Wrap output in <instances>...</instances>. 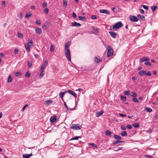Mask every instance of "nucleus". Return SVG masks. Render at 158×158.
<instances>
[{
  "instance_id": "nucleus-1",
  "label": "nucleus",
  "mask_w": 158,
  "mask_h": 158,
  "mask_svg": "<svg viewBox=\"0 0 158 158\" xmlns=\"http://www.w3.org/2000/svg\"><path fill=\"white\" fill-rule=\"evenodd\" d=\"M71 44V42L69 41L66 43L64 45L65 54L68 59L70 61L71 60V57L70 51L69 49V47Z\"/></svg>"
},
{
  "instance_id": "nucleus-2",
  "label": "nucleus",
  "mask_w": 158,
  "mask_h": 158,
  "mask_svg": "<svg viewBox=\"0 0 158 158\" xmlns=\"http://www.w3.org/2000/svg\"><path fill=\"white\" fill-rule=\"evenodd\" d=\"M147 71L144 70H141L139 72V74L141 76H143L144 74L147 76H151V73L149 71H148L147 73H146Z\"/></svg>"
},
{
  "instance_id": "nucleus-3",
  "label": "nucleus",
  "mask_w": 158,
  "mask_h": 158,
  "mask_svg": "<svg viewBox=\"0 0 158 158\" xmlns=\"http://www.w3.org/2000/svg\"><path fill=\"white\" fill-rule=\"evenodd\" d=\"M108 51L107 53V56L108 57L112 56L113 54V50L111 46H108L107 47Z\"/></svg>"
},
{
  "instance_id": "nucleus-4",
  "label": "nucleus",
  "mask_w": 158,
  "mask_h": 158,
  "mask_svg": "<svg viewBox=\"0 0 158 158\" xmlns=\"http://www.w3.org/2000/svg\"><path fill=\"white\" fill-rule=\"evenodd\" d=\"M122 26V23L121 21H119L113 26L114 29H117L120 28Z\"/></svg>"
},
{
  "instance_id": "nucleus-5",
  "label": "nucleus",
  "mask_w": 158,
  "mask_h": 158,
  "mask_svg": "<svg viewBox=\"0 0 158 158\" xmlns=\"http://www.w3.org/2000/svg\"><path fill=\"white\" fill-rule=\"evenodd\" d=\"M129 18L130 20L133 22H137L138 21V19L135 16L130 15L129 16Z\"/></svg>"
},
{
  "instance_id": "nucleus-6",
  "label": "nucleus",
  "mask_w": 158,
  "mask_h": 158,
  "mask_svg": "<svg viewBox=\"0 0 158 158\" xmlns=\"http://www.w3.org/2000/svg\"><path fill=\"white\" fill-rule=\"evenodd\" d=\"M73 126L71 127V128L73 130H80L81 128L80 126H77V125L73 124Z\"/></svg>"
},
{
  "instance_id": "nucleus-7",
  "label": "nucleus",
  "mask_w": 158,
  "mask_h": 158,
  "mask_svg": "<svg viewBox=\"0 0 158 158\" xmlns=\"http://www.w3.org/2000/svg\"><path fill=\"white\" fill-rule=\"evenodd\" d=\"M109 33L110 34L111 36L114 38H115L116 35H117V33L114 31H109Z\"/></svg>"
},
{
  "instance_id": "nucleus-8",
  "label": "nucleus",
  "mask_w": 158,
  "mask_h": 158,
  "mask_svg": "<svg viewBox=\"0 0 158 158\" xmlns=\"http://www.w3.org/2000/svg\"><path fill=\"white\" fill-rule=\"evenodd\" d=\"M100 12L102 13H105L106 14H110V12L109 11L105 9H102L100 10Z\"/></svg>"
},
{
  "instance_id": "nucleus-9",
  "label": "nucleus",
  "mask_w": 158,
  "mask_h": 158,
  "mask_svg": "<svg viewBox=\"0 0 158 158\" xmlns=\"http://www.w3.org/2000/svg\"><path fill=\"white\" fill-rule=\"evenodd\" d=\"M81 26V25L80 23H77L75 21L72 23V25H71V26L77 27H79Z\"/></svg>"
},
{
  "instance_id": "nucleus-10",
  "label": "nucleus",
  "mask_w": 158,
  "mask_h": 158,
  "mask_svg": "<svg viewBox=\"0 0 158 158\" xmlns=\"http://www.w3.org/2000/svg\"><path fill=\"white\" fill-rule=\"evenodd\" d=\"M47 64H48V61L47 60H46L42 64L40 69L42 70V71L43 70H44V69L45 67L47 65Z\"/></svg>"
},
{
  "instance_id": "nucleus-11",
  "label": "nucleus",
  "mask_w": 158,
  "mask_h": 158,
  "mask_svg": "<svg viewBox=\"0 0 158 158\" xmlns=\"http://www.w3.org/2000/svg\"><path fill=\"white\" fill-rule=\"evenodd\" d=\"M67 93L66 91H65V92H61L59 94V96L60 98L62 99L63 101H64V99H63V96L64 94Z\"/></svg>"
},
{
  "instance_id": "nucleus-12",
  "label": "nucleus",
  "mask_w": 158,
  "mask_h": 158,
  "mask_svg": "<svg viewBox=\"0 0 158 158\" xmlns=\"http://www.w3.org/2000/svg\"><path fill=\"white\" fill-rule=\"evenodd\" d=\"M67 91V92L69 93L70 94H71L73 96L75 97V98H76L77 97V96H76V94L75 93L72 91L71 90H69L67 91Z\"/></svg>"
},
{
  "instance_id": "nucleus-13",
  "label": "nucleus",
  "mask_w": 158,
  "mask_h": 158,
  "mask_svg": "<svg viewBox=\"0 0 158 158\" xmlns=\"http://www.w3.org/2000/svg\"><path fill=\"white\" fill-rule=\"evenodd\" d=\"M103 113L104 112L102 110H101L100 112H97L96 113V116L98 117L100 115H102Z\"/></svg>"
},
{
  "instance_id": "nucleus-14",
  "label": "nucleus",
  "mask_w": 158,
  "mask_h": 158,
  "mask_svg": "<svg viewBox=\"0 0 158 158\" xmlns=\"http://www.w3.org/2000/svg\"><path fill=\"white\" fill-rule=\"evenodd\" d=\"M50 120L51 123H54L56 120V116H52L50 118Z\"/></svg>"
},
{
  "instance_id": "nucleus-15",
  "label": "nucleus",
  "mask_w": 158,
  "mask_h": 158,
  "mask_svg": "<svg viewBox=\"0 0 158 158\" xmlns=\"http://www.w3.org/2000/svg\"><path fill=\"white\" fill-rule=\"evenodd\" d=\"M137 18H139L140 19H141L142 20L145 21V18L144 16L142 15H141L139 14L137 16Z\"/></svg>"
},
{
  "instance_id": "nucleus-16",
  "label": "nucleus",
  "mask_w": 158,
  "mask_h": 158,
  "mask_svg": "<svg viewBox=\"0 0 158 158\" xmlns=\"http://www.w3.org/2000/svg\"><path fill=\"white\" fill-rule=\"evenodd\" d=\"M36 32L40 34L42 33L41 29L39 27H36L35 29Z\"/></svg>"
},
{
  "instance_id": "nucleus-17",
  "label": "nucleus",
  "mask_w": 158,
  "mask_h": 158,
  "mask_svg": "<svg viewBox=\"0 0 158 158\" xmlns=\"http://www.w3.org/2000/svg\"><path fill=\"white\" fill-rule=\"evenodd\" d=\"M140 60L141 62H143V61H149V59L148 57H143L140 59Z\"/></svg>"
},
{
  "instance_id": "nucleus-18",
  "label": "nucleus",
  "mask_w": 158,
  "mask_h": 158,
  "mask_svg": "<svg viewBox=\"0 0 158 158\" xmlns=\"http://www.w3.org/2000/svg\"><path fill=\"white\" fill-rule=\"evenodd\" d=\"M30 45H29L28 44L27 45L25 44V48L26 49L27 51L28 52H29L30 51Z\"/></svg>"
},
{
  "instance_id": "nucleus-19",
  "label": "nucleus",
  "mask_w": 158,
  "mask_h": 158,
  "mask_svg": "<svg viewBox=\"0 0 158 158\" xmlns=\"http://www.w3.org/2000/svg\"><path fill=\"white\" fill-rule=\"evenodd\" d=\"M132 125L135 127L136 128H138L139 127V124L138 123H134Z\"/></svg>"
},
{
  "instance_id": "nucleus-20",
  "label": "nucleus",
  "mask_w": 158,
  "mask_h": 158,
  "mask_svg": "<svg viewBox=\"0 0 158 158\" xmlns=\"http://www.w3.org/2000/svg\"><path fill=\"white\" fill-rule=\"evenodd\" d=\"M52 101L51 100H47L45 102V104L48 105H49L51 103H52Z\"/></svg>"
},
{
  "instance_id": "nucleus-21",
  "label": "nucleus",
  "mask_w": 158,
  "mask_h": 158,
  "mask_svg": "<svg viewBox=\"0 0 158 158\" xmlns=\"http://www.w3.org/2000/svg\"><path fill=\"white\" fill-rule=\"evenodd\" d=\"M78 18L82 21H85L86 20V18L85 16H78Z\"/></svg>"
},
{
  "instance_id": "nucleus-22",
  "label": "nucleus",
  "mask_w": 158,
  "mask_h": 158,
  "mask_svg": "<svg viewBox=\"0 0 158 158\" xmlns=\"http://www.w3.org/2000/svg\"><path fill=\"white\" fill-rule=\"evenodd\" d=\"M124 141H120V140H117L116 141L114 142H113V144L114 145H115V144H117L118 143H123V142H124Z\"/></svg>"
},
{
  "instance_id": "nucleus-23",
  "label": "nucleus",
  "mask_w": 158,
  "mask_h": 158,
  "mask_svg": "<svg viewBox=\"0 0 158 158\" xmlns=\"http://www.w3.org/2000/svg\"><path fill=\"white\" fill-rule=\"evenodd\" d=\"M144 110L146 111H147V112L149 113L151 112L152 111V109L147 107H145Z\"/></svg>"
},
{
  "instance_id": "nucleus-24",
  "label": "nucleus",
  "mask_w": 158,
  "mask_h": 158,
  "mask_svg": "<svg viewBox=\"0 0 158 158\" xmlns=\"http://www.w3.org/2000/svg\"><path fill=\"white\" fill-rule=\"evenodd\" d=\"M114 137L115 139L117 140H120L121 139V138L120 136H118L116 135H114Z\"/></svg>"
},
{
  "instance_id": "nucleus-25",
  "label": "nucleus",
  "mask_w": 158,
  "mask_h": 158,
  "mask_svg": "<svg viewBox=\"0 0 158 158\" xmlns=\"http://www.w3.org/2000/svg\"><path fill=\"white\" fill-rule=\"evenodd\" d=\"M54 48L55 47L52 44H51L50 48V51L51 52H52L54 51Z\"/></svg>"
},
{
  "instance_id": "nucleus-26",
  "label": "nucleus",
  "mask_w": 158,
  "mask_h": 158,
  "mask_svg": "<svg viewBox=\"0 0 158 158\" xmlns=\"http://www.w3.org/2000/svg\"><path fill=\"white\" fill-rule=\"evenodd\" d=\"M15 75L17 77L20 76L22 75V73L21 72H15L14 73Z\"/></svg>"
},
{
  "instance_id": "nucleus-27",
  "label": "nucleus",
  "mask_w": 158,
  "mask_h": 158,
  "mask_svg": "<svg viewBox=\"0 0 158 158\" xmlns=\"http://www.w3.org/2000/svg\"><path fill=\"white\" fill-rule=\"evenodd\" d=\"M121 135L122 136H125L127 135V133L126 131H124L121 132Z\"/></svg>"
},
{
  "instance_id": "nucleus-28",
  "label": "nucleus",
  "mask_w": 158,
  "mask_h": 158,
  "mask_svg": "<svg viewBox=\"0 0 158 158\" xmlns=\"http://www.w3.org/2000/svg\"><path fill=\"white\" fill-rule=\"evenodd\" d=\"M92 28L93 30L94 31L93 32L94 33L96 34L98 32V29L96 28L95 27H93Z\"/></svg>"
},
{
  "instance_id": "nucleus-29",
  "label": "nucleus",
  "mask_w": 158,
  "mask_h": 158,
  "mask_svg": "<svg viewBox=\"0 0 158 158\" xmlns=\"http://www.w3.org/2000/svg\"><path fill=\"white\" fill-rule=\"evenodd\" d=\"M94 62L96 63H98L100 61L99 58H98V57L95 56V57Z\"/></svg>"
},
{
  "instance_id": "nucleus-30",
  "label": "nucleus",
  "mask_w": 158,
  "mask_h": 158,
  "mask_svg": "<svg viewBox=\"0 0 158 158\" xmlns=\"http://www.w3.org/2000/svg\"><path fill=\"white\" fill-rule=\"evenodd\" d=\"M105 134L107 136H109L111 135V132L107 130L105 132Z\"/></svg>"
},
{
  "instance_id": "nucleus-31",
  "label": "nucleus",
  "mask_w": 158,
  "mask_h": 158,
  "mask_svg": "<svg viewBox=\"0 0 158 158\" xmlns=\"http://www.w3.org/2000/svg\"><path fill=\"white\" fill-rule=\"evenodd\" d=\"M28 44H30V45L31 46H32L33 45L32 40H30V39H29L28 41Z\"/></svg>"
},
{
  "instance_id": "nucleus-32",
  "label": "nucleus",
  "mask_w": 158,
  "mask_h": 158,
  "mask_svg": "<svg viewBox=\"0 0 158 158\" xmlns=\"http://www.w3.org/2000/svg\"><path fill=\"white\" fill-rule=\"evenodd\" d=\"M157 6H153L151 7V9L153 12H154L155 9L157 8Z\"/></svg>"
},
{
  "instance_id": "nucleus-33",
  "label": "nucleus",
  "mask_w": 158,
  "mask_h": 158,
  "mask_svg": "<svg viewBox=\"0 0 158 158\" xmlns=\"http://www.w3.org/2000/svg\"><path fill=\"white\" fill-rule=\"evenodd\" d=\"M41 73L40 74V77H42L44 74V70H42L40 69V70Z\"/></svg>"
},
{
  "instance_id": "nucleus-34",
  "label": "nucleus",
  "mask_w": 158,
  "mask_h": 158,
  "mask_svg": "<svg viewBox=\"0 0 158 158\" xmlns=\"http://www.w3.org/2000/svg\"><path fill=\"white\" fill-rule=\"evenodd\" d=\"M67 1L66 0H64L63 2V4L65 7H66L67 6Z\"/></svg>"
},
{
  "instance_id": "nucleus-35",
  "label": "nucleus",
  "mask_w": 158,
  "mask_h": 158,
  "mask_svg": "<svg viewBox=\"0 0 158 158\" xmlns=\"http://www.w3.org/2000/svg\"><path fill=\"white\" fill-rule=\"evenodd\" d=\"M80 137L79 136H76L74 137H73L70 140H78V139L80 138Z\"/></svg>"
},
{
  "instance_id": "nucleus-36",
  "label": "nucleus",
  "mask_w": 158,
  "mask_h": 158,
  "mask_svg": "<svg viewBox=\"0 0 158 158\" xmlns=\"http://www.w3.org/2000/svg\"><path fill=\"white\" fill-rule=\"evenodd\" d=\"M18 37L21 39H22L23 38V35L22 34L18 33Z\"/></svg>"
},
{
  "instance_id": "nucleus-37",
  "label": "nucleus",
  "mask_w": 158,
  "mask_h": 158,
  "mask_svg": "<svg viewBox=\"0 0 158 158\" xmlns=\"http://www.w3.org/2000/svg\"><path fill=\"white\" fill-rule=\"evenodd\" d=\"M30 75H31V74H30V72H29L28 71L25 74V76L26 77H30Z\"/></svg>"
},
{
  "instance_id": "nucleus-38",
  "label": "nucleus",
  "mask_w": 158,
  "mask_h": 158,
  "mask_svg": "<svg viewBox=\"0 0 158 158\" xmlns=\"http://www.w3.org/2000/svg\"><path fill=\"white\" fill-rule=\"evenodd\" d=\"M89 145H90L93 147H97V145H96L95 143H89Z\"/></svg>"
},
{
  "instance_id": "nucleus-39",
  "label": "nucleus",
  "mask_w": 158,
  "mask_h": 158,
  "mask_svg": "<svg viewBox=\"0 0 158 158\" xmlns=\"http://www.w3.org/2000/svg\"><path fill=\"white\" fill-rule=\"evenodd\" d=\"M121 98L122 100L124 101H125L126 100V97L124 95L121 96Z\"/></svg>"
},
{
  "instance_id": "nucleus-40",
  "label": "nucleus",
  "mask_w": 158,
  "mask_h": 158,
  "mask_svg": "<svg viewBox=\"0 0 158 158\" xmlns=\"http://www.w3.org/2000/svg\"><path fill=\"white\" fill-rule=\"evenodd\" d=\"M47 3L45 2H44L42 4V6L43 8H44L46 7Z\"/></svg>"
},
{
  "instance_id": "nucleus-41",
  "label": "nucleus",
  "mask_w": 158,
  "mask_h": 158,
  "mask_svg": "<svg viewBox=\"0 0 158 158\" xmlns=\"http://www.w3.org/2000/svg\"><path fill=\"white\" fill-rule=\"evenodd\" d=\"M23 158H29L28 156V154H23Z\"/></svg>"
},
{
  "instance_id": "nucleus-42",
  "label": "nucleus",
  "mask_w": 158,
  "mask_h": 158,
  "mask_svg": "<svg viewBox=\"0 0 158 158\" xmlns=\"http://www.w3.org/2000/svg\"><path fill=\"white\" fill-rule=\"evenodd\" d=\"M31 15L32 13L31 12H29L28 14H26V17L27 18H28L31 16Z\"/></svg>"
},
{
  "instance_id": "nucleus-43",
  "label": "nucleus",
  "mask_w": 158,
  "mask_h": 158,
  "mask_svg": "<svg viewBox=\"0 0 158 158\" xmlns=\"http://www.w3.org/2000/svg\"><path fill=\"white\" fill-rule=\"evenodd\" d=\"M132 100L133 101L135 102H139V100L136 98H132Z\"/></svg>"
},
{
  "instance_id": "nucleus-44",
  "label": "nucleus",
  "mask_w": 158,
  "mask_h": 158,
  "mask_svg": "<svg viewBox=\"0 0 158 158\" xmlns=\"http://www.w3.org/2000/svg\"><path fill=\"white\" fill-rule=\"evenodd\" d=\"M12 81V79L10 77V75L8 77V78L7 81L8 82H10Z\"/></svg>"
},
{
  "instance_id": "nucleus-45",
  "label": "nucleus",
  "mask_w": 158,
  "mask_h": 158,
  "mask_svg": "<svg viewBox=\"0 0 158 158\" xmlns=\"http://www.w3.org/2000/svg\"><path fill=\"white\" fill-rule=\"evenodd\" d=\"M64 105L65 106V107L66 108V111H67L69 110V109L68 107L67 106V104H66L65 102H64Z\"/></svg>"
},
{
  "instance_id": "nucleus-46",
  "label": "nucleus",
  "mask_w": 158,
  "mask_h": 158,
  "mask_svg": "<svg viewBox=\"0 0 158 158\" xmlns=\"http://www.w3.org/2000/svg\"><path fill=\"white\" fill-rule=\"evenodd\" d=\"M132 96L134 97H135L137 96L135 92H132Z\"/></svg>"
},
{
  "instance_id": "nucleus-47",
  "label": "nucleus",
  "mask_w": 158,
  "mask_h": 158,
  "mask_svg": "<svg viewBox=\"0 0 158 158\" xmlns=\"http://www.w3.org/2000/svg\"><path fill=\"white\" fill-rule=\"evenodd\" d=\"M142 6L143 7V9H144L147 10H148V7L147 6L145 5H142Z\"/></svg>"
},
{
  "instance_id": "nucleus-48",
  "label": "nucleus",
  "mask_w": 158,
  "mask_h": 158,
  "mask_svg": "<svg viewBox=\"0 0 158 158\" xmlns=\"http://www.w3.org/2000/svg\"><path fill=\"white\" fill-rule=\"evenodd\" d=\"M145 64L147 65L151 66V64L150 62H145Z\"/></svg>"
},
{
  "instance_id": "nucleus-49",
  "label": "nucleus",
  "mask_w": 158,
  "mask_h": 158,
  "mask_svg": "<svg viewBox=\"0 0 158 158\" xmlns=\"http://www.w3.org/2000/svg\"><path fill=\"white\" fill-rule=\"evenodd\" d=\"M121 129L122 130H126V127L124 126H122L121 127Z\"/></svg>"
},
{
  "instance_id": "nucleus-50",
  "label": "nucleus",
  "mask_w": 158,
  "mask_h": 158,
  "mask_svg": "<svg viewBox=\"0 0 158 158\" xmlns=\"http://www.w3.org/2000/svg\"><path fill=\"white\" fill-rule=\"evenodd\" d=\"M119 115L121 117H126L127 116L126 115L121 114V113H119Z\"/></svg>"
},
{
  "instance_id": "nucleus-51",
  "label": "nucleus",
  "mask_w": 158,
  "mask_h": 158,
  "mask_svg": "<svg viewBox=\"0 0 158 158\" xmlns=\"http://www.w3.org/2000/svg\"><path fill=\"white\" fill-rule=\"evenodd\" d=\"M35 23L36 24L38 25H40L41 24V23L40 22V21H38V20L36 21L35 22Z\"/></svg>"
},
{
  "instance_id": "nucleus-52",
  "label": "nucleus",
  "mask_w": 158,
  "mask_h": 158,
  "mask_svg": "<svg viewBox=\"0 0 158 158\" xmlns=\"http://www.w3.org/2000/svg\"><path fill=\"white\" fill-rule=\"evenodd\" d=\"M127 128L129 129H131L132 128V127L131 125H128L127 126Z\"/></svg>"
},
{
  "instance_id": "nucleus-53",
  "label": "nucleus",
  "mask_w": 158,
  "mask_h": 158,
  "mask_svg": "<svg viewBox=\"0 0 158 158\" xmlns=\"http://www.w3.org/2000/svg\"><path fill=\"white\" fill-rule=\"evenodd\" d=\"M44 12L46 13L47 14H48V8H45L44 10Z\"/></svg>"
},
{
  "instance_id": "nucleus-54",
  "label": "nucleus",
  "mask_w": 158,
  "mask_h": 158,
  "mask_svg": "<svg viewBox=\"0 0 158 158\" xmlns=\"http://www.w3.org/2000/svg\"><path fill=\"white\" fill-rule=\"evenodd\" d=\"M92 19H96V16L95 15H93L91 16Z\"/></svg>"
},
{
  "instance_id": "nucleus-55",
  "label": "nucleus",
  "mask_w": 158,
  "mask_h": 158,
  "mask_svg": "<svg viewBox=\"0 0 158 158\" xmlns=\"http://www.w3.org/2000/svg\"><path fill=\"white\" fill-rule=\"evenodd\" d=\"M139 11L140 13L142 14H143L144 13V10L142 9H140Z\"/></svg>"
},
{
  "instance_id": "nucleus-56",
  "label": "nucleus",
  "mask_w": 158,
  "mask_h": 158,
  "mask_svg": "<svg viewBox=\"0 0 158 158\" xmlns=\"http://www.w3.org/2000/svg\"><path fill=\"white\" fill-rule=\"evenodd\" d=\"M28 65L29 67H31L32 65V63L29 61H28Z\"/></svg>"
},
{
  "instance_id": "nucleus-57",
  "label": "nucleus",
  "mask_w": 158,
  "mask_h": 158,
  "mask_svg": "<svg viewBox=\"0 0 158 158\" xmlns=\"http://www.w3.org/2000/svg\"><path fill=\"white\" fill-rule=\"evenodd\" d=\"M125 94L127 95H130V92L129 91H126L125 92Z\"/></svg>"
},
{
  "instance_id": "nucleus-58",
  "label": "nucleus",
  "mask_w": 158,
  "mask_h": 158,
  "mask_svg": "<svg viewBox=\"0 0 158 158\" xmlns=\"http://www.w3.org/2000/svg\"><path fill=\"white\" fill-rule=\"evenodd\" d=\"M28 106L27 104L26 105L23 107L22 110L23 111H24L25 108Z\"/></svg>"
},
{
  "instance_id": "nucleus-59",
  "label": "nucleus",
  "mask_w": 158,
  "mask_h": 158,
  "mask_svg": "<svg viewBox=\"0 0 158 158\" xmlns=\"http://www.w3.org/2000/svg\"><path fill=\"white\" fill-rule=\"evenodd\" d=\"M2 5L4 6H5V2L4 1H3L2 2Z\"/></svg>"
},
{
  "instance_id": "nucleus-60",
  "label": "nucleus",
  "mask_w": 158,
  "mask_h": 158,
  "mask_svg": "<svg viewBox=\"0 0 158 158\" xmlns=\"http://www.w3.org/2000/svg\"><path fill=\"white\" fill-rule=\"evenodd\" d=\"M18 50L17 49H15V50L14 53L15 54H17L18 53Z\"/></svg>"
},
{
  "instance_id": "nucleus-61",
  "label": "nucleus",
  "mask_w": 158,
  "mask_h": 158,
  "mask_svg": "<svg viewBox=\"0 0 158 158\" xmlns=\"http://www.w3.org/2000/svg\"><path fill=\"white\" fill-rule=\"evenodd\" d=\"M72 15L73 17L74 18H75L76 17V15L74 12L73 13Z\"/></svg>"
},
{
  "instance_id": "nucleus-62",
  "label": "nucleus",
  "mask_w": 158,
  "mask_h": 158,
  "mask_svg": "<svg viewBox=\"0 0 158 158\" xmlns=\"http://www.w3.org/2000/svg\"><path fill=\"white\" fill-rule=\"evenodd\" d=\"M115 149H114V150L115 151H118L119 150H120V149H122V148H118V149H116V148H115Z\"/></svg>"
},
{
  "instance_id": "nucleus-63",
  "label": "nucleus",
  "mask_w": 158,
  "mask_h": 158,
  "mask_svg": "<svg viewBox=\"0 0 158 158\" xmlns=\"http://www.w3.org/2000/svg\"><path fill=\"white\" fill-rule=\"evenodd\" d=\"M152 131V130L151 128H149L147 131V132L148 133L151 132Z\"/></svg>"
},
{
  "instance_id": "nucleus-64",
  "label": "nucleus",
  "mask_w": 158,
  "mask_h": 158,
  "mask_svg": "<svg viewBox=\"0 0 158 158\" xmlns=\"http://www.w3.org/2000/svg\"><path fill=\"white\" fill-rule=\"evenodd\" d=\"M145 156H146L147 157H148L149 158H153V157H152V156H148V155H146Z\"/></svg>"
}]
</instances>
